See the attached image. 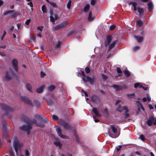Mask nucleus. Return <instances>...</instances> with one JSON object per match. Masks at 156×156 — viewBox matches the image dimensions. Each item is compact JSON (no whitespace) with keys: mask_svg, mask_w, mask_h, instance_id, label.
<instances>
[{"mask_svg":"<svg viewBox=\"0 0 156 156\" xmlns=\"http://www.w3.org/2000/svg\"><path fill=\"white\" fill-rule=\"evenodd\" d=\"M21 120L22 121L26 123L20 127L22 130L27 132L28 134L29 133V120L28 117L25 115H23L21 117Z\"/></svg>","mask_w":156,"mask_h":156,"instance_id":"f257e3e1","label":"nucleus"},{"mask_svg":"<svg viewBox=\"0 0 156 156\" xmlns=\"http://www.w3.org/2000/svg\"><path fill=\"white\" fill-rule=\"evenodd\" d=\"M23 146V144L20 143L18 140L16 139L14 140L13 146L16 152L17 156H24L21 153V148Z\"/></svg>","mask_w":156,"mask_h":156,"instance_id":"f03ea898","label":"nucleus"},{"mask_svg":"<svg viewBox=\"0 0 156 156\" xmlns=\"http://www.w3.org/2000/svg\"><path fill=\"white\" fill-rule=\"evenodd\" d=\"M110 128L112 130V132H108L109 136L112 138L117 137L120 135V132L118 131L117 128L113 125L111 126Z\"/></svg>","mask_w":156,"mask_h":156,"instance_id":"7ed1b4c3","label":"nucleus"},{"mask_svg":"<svg viewBox=\"0 0 156 156\" xmlns=\"http://www.w3.org/2000/svg\"><path fill=\"white\" fill-rule=\"evenodd\" d=\"M82 76V78L83 81L85 82H89L90 84H92L94 81V78H91L88 76H87L84 73V71L81 72Z\"/></svg>","mask_w":156,"mask_h":156,"instance_id":"20e7f679","label":"nucleus"},{"mask_svg":"<svg viewBox=\"0 0 156 156\" xmlns=\"http://www.w3.org/2000/svg\"><path fill=\"white\" fill-rule=\"evenodd\" d=\"M146 123L149 126H151L153 124L156 126V118L152 116L149 117L146 121Z\"/></svg>","mask_w":156,"mask_h":156,"instance_id":"39448f33","label":"nucleus"},{"mask_svg":"<svg viewBox=\"0 0 156 156\" xmlns=\"http://www.w3.org/2000/svg\"><path fill=\"white\" fill-rule=\"evenodd\" d=\"M50 13L51 15L50 16V20L53 23H54L55 20L58 18V16L57 14H54L53 11L51 10L50 11Z\"/></svg>","mask_w":156,"mask_h":156,"instance_id":"423d86ee","label":"nucleus"},{"mask_svg":"<svg viewBox=\"0 0 156 156\" xmlns=\"http://www.w3.org/2000/svg\"><path fill=\"white\" fill-rule=\"evenodd\" d=\"M15 75L14 73L11 71L10 70L9 72L6 73L5 76V80H10L12 76Z\"/></svg>","mask_w":156,"mask_h":156,"instance_id":"0eeeda50","label":"nucleus"},{"mask_svg":"<svg viewBox=\"0 0 156 156\" xmlns=\"http://www.w3.org/2000/svg\"><path fill=\"white\" fill-rule=\"evenodd\" d=\"M66 25V23L65 22H63L59 25L56 26L52 28L53 30L54 31H57L60 29L64 27Z\"/></svg>","mask_w":156,"mask_h":156,"instance_id":"6e6552de","label":"nucleus"},{"mask_svg":"<svg viewBox=\"0 0 156 156\" xmlns=\"http://www.w3.org/2000/svg\"><path fill=\"white\" fill-rule=\"evenodd\" d=\"M116 110L120 112H122L123 111H124L125 113H127L129 112L128 107L126 106L122 107L120 106L119 105L117 108Z\"/></svg>","mask_w":156,"mask_h":156,"instance_id":"1a4fd4ad","label":"nucleus"},{"mask_svg":"<svg viewBox=\"0 0 156 156\" xmlns=\"http://www.w3.org/2000/svg\"><path fill=\"white\" fill-rule=\"evenodd\" d=\"M56 131L58 135L61 138L64 139H68L69 137L67 136L63 135L62 134L61 130L60 128H57L56 129Z\"/></svg>","mask_w":156,"mask_h":156,"instance_id":"9d476101","label":"nucleus"},{"mask_svg":"<svg viewBox=\"0 0 156 156\" xmlns=\"http://www.w3.org/2000/svg\"><path fill=\"white\" fill-rule=\"evenodd\" d=\"M32 122L34 123H35L37 126L41 128H43L45 126L43 124H42V123L40 122L39 123H37V121L35 119H34L32 122V121H30V124L32 123ZM31 128V127L30 126V129Z\"/></svg>","mask_w":156,"mask_h":156,"instance_id":"9b49d317","label":"nucleus"},{"mask_svg":"<svg viewBox=\"0 0 156 156\" xmlns=\"http://www.w3.org/2000/svg\"><path fill=\"white\" fill-rule=\"evenodd\" d=\"M11 13L12 16L13 17H15L17 16L18 14L17 13L13 10H10L7 11L4 13L3 14L4 15H6L8 14Z\"/></svg>","mask_w":156,"mask_h":156,"instance_id":"f8f14e48","label":"nucleus"},{"mask_svg":"<svg viewBox=\"0 0 156 156\" xmlns=\"http://www.w3.org/2000/svg\"><path fill=\"white\" fill-rule=\"evenodd\" d=\"M1 107L2 109L8 110L10 112H13L15 111V108H11L9 107L8 106L3 105H2Z\"/></svg>","mask_w":156,"mask_h":156,"instance_id":"ddd939ff","label":"nucleus"},{"mask_svg":"<svg viewBox=\"0 0 156 156\" xmlns=\"http://www.w3.org/2000/svg\"><path fill=\"white\" fill-rule=\"evenodd\" d=\"M39 106V103L37 101L34 100L33 101H30V107L35 106L36 108H37Z\"/></svg>","mask_w":156,"mask_h":156,"instance_id":"4468645a","label":"nucleus"},{"mask_svg":"<svg viewBox=\"0 0 156 156\" xmlns=\"http://www.w3.org/2000/svg\"><path fill=\"white\" fill-rule=\"evenodd\" d=\"M12 63L14 67V68L15 70L16 71H17L18 70V68H17V65H18V62L17 60L16 59H13L12 61Z\"/></svg>","mask_w":156,"mask_h":156,"instance_id":"2eb2a0df","label":"nucleus"},{"mask_svg":"<svg viewBox=\"0 0 156 156\" xmlns=\"http://www.w3.org/2000/svg\"><path fill=\"white\" fill-rule=\"evenodd\" d=\"M112 40L111 37L109 36L107 37V40L105 42V46H106L110 43Z\"/></svg>","mask_w":156,"mask_h":156,"instance_id":"dca6fc26","label":"nucleus"},{"mask_svg":"<svg viewBox=\"0 0 156 156\" xmlns=\"http://www.w3.org/2000/svg\"><path fill=\"white\" fill-rule=\"evenodd\" d=\"M20 98L22 101L25 102V103H27L29 102L28 98L25 96H21L20 97Z\"/></svg>","mask_w":156,"mask_h":156,"instance_id":"f3484780","label":"nucleus"},{"mask_svg":"<svg viewBox=\"0 0 156 156\" xmlns=\"http://www.w3.org/2000/svg\"><path fill=\"white\" fill-rule=\"evenodd\" d=\"M134 37L139 42H141L143 40V37L142 36L135 35Z\"/></svg>","mask_w":156,"mask_h":156,"instance_id":"a211bd4d","label":"nucleus"},{"mask_svg":"<svg viewBox=\"0 0 156 156\" xmlns=\"http://www.w3.org/2000/svg\"><path fill=\"white\" fill-rule=\"evenodd\" d=\"M148 9L149 11H152L153 8V5L152 2H149L147 4Z\"/></svg>","mask_w":156,"mask_h":156,"instance_id":"6ab92c4d","label":"nucleus"},{"mask_svg":"<svg viewBox=\"0 0 156 156\" xmlns=\"http://www.w3.org/2000/svg\"><path fill=\"white\" fill-rule=\"evenodd\" d=\"M129 5H132L133 7V9L134 11H136L137 10V8H136V6L137 5V3L136 2H131L129 3Z\"/></svg>","mask_w":156,"mask_h":156,"instance_id":"aec40b11","label":"nucleus"},{"mask_svg":"<svg viewBox=\"0 0 156 156\" xmlns=\"http://www.w3.org/2000/svg\"><path fill=\"white\" fill-rule=\"evenodd\" d=\"M92 110L96 116H101L100 113L96 108H93Z\"/></svg>","mask_w":156,"mask_h":156,"instance_id":"412c9836","label":"nucleus"},{"mask_svg":"<svg viewBox=\"0 0 156 156\" xmlns=\"http://www.w3.org/2000/svg\"><path fill=\"white\" fill-rule=\"evenodd\" d=\"M136 102L137 103L139 110H140V109H141L143 111H144V108L143 107L142 105L140 103L139 101H136Z\"/></svg>","mask_w":156,"mask_h":156,"instance_id":"4be33fe9","label":"nucleus"},{"mask_svg":"<svg viewBox=\"0 0 156 156\" xmlns=\"http://www.w3.org/2000/svg\"><path fill=\"white\" fill-rule=\"evenodd\" d=\"M116 42V41H114L109 46V48L108 49V51H110L111 49L114 47V45Z\"/></svg>","mask_w":156,"mask_h":156,"instance_id":"5701e85b","label":"nucleus"},{"mask_svg":"<svg viewBox=\"0 0 156 156\" xmlns=\"http://www.w3.org/2000/svg\"><path fill=\"white\" fill-rule=\"evenodd\" d=\"M44 88V86H42L37 89L36 91L38 93H41L43 92Z\"/></svg>","mask_w":156,"mask_h":156,"instance_id":"b1692460","label":"nucleus"},{"mask_svg":"<svg viewBox=\"0 0 156 156\" xmlns=\"http://www.w3.org/2000/svg\"><path fill=\"white\" fill-rule=\"evenodd\" d=\"M54 144L56 146L58 147L59 148H61L62 146V144L60 143V142L58 140H56L54 142Z\"/></svg>","mask_w":156,"mask_h":156,"instance_id":"393cba45","label":"nucleus"},{"mask_svg":"<svg viewBox=\"0 0 156 156\" xmlns=\"http://www.w3.org/2000/svg\"><path fill=\"white\" fill-rule=\"evenodd\" d=\"M113 87L117 91H120L122 89V87L118 85H113Z\"/></svg>","mask_w":156,"mask_h":156,"instance_id":"a878e982","label":"nucleus"},{"mask_svg":"<svg viewBox=\"0 0 156 156\" xmlns=\"http://www.w3.org/2000/svg\"><path fill=\"white\" fill-rule=\"evenodd\" d=\"M90 7V5L89 4H87L84 7V8L83 9V11L85 12H87L88 11L89 8Z\"/></svg>","mask_w":156,"mask_h":156,"instance_id":"bb28decb","label":"nucleus"},{"mask_svg":"<svg viewBox=\"0 0 156 156\" xmlns=\"http://www.w3.org/2000/svg\"><path fill=\"white\" fill-rule=\"evenodd\" d=\"M94 19V18L92 17V13L91 12H90L89 14V16L88 20L89 21H92Z\"/></svg>","mask_w":156,"mask_h":156,"instance_id":"cd10ccee","label":"nucleus"},{"mask_svg":"<svg viewBox=\"0 0 156 156\" xmlns=\"http://www.w3.org/2000/svg\"><path fill=\"white\" fill-rule=\"evenodd\" d=\"M137 10L139 13L140 15H141L144 12V10L143 9L137 7Z\"/></svg>","mask_w":156,"mask_h":156,"instance_id":"c85d7f7f","label":"nucleus"},{"mask_svg":"<svg viewBox=\"0 0 156 156\" xmlns=\"http://www.w3.org/2000/svg\"><path fill=\"white\" fill-rule=\"evenodd\" d=\"M63 126L64 128L68 129L70 128V125L67 123H65L63 124Z\"/></svg>","mask_w":156,"mask_h":156,"instance_id":"c756f323","label":"nucleus"},{"mask_svg":"<svg viewBox=\"0 0 156 156\" xmlns=\"http://www.w3.org/2000/svg\"><path fill=\"white\" fill-rule=\"evenodd\" d=\"M140 49V47L138 46H135L133 48V50L134 51L136 52L139 50Z\"/></svg>","mask_w":156,"mask_h":156,"instance_id":"7c9ffc66","label":"nucleus"},{"mask_svg":"<svg viewBox=\"0 0 156 156\" xmlns=\"http://www.w3.org/2000/svg\"><path fill=\"white\" fill-rule=\"evenodd\" d=\"M41 9L43 13H46L47 12V9L45 5H42Z\"/></svg>","mask_w":156,"mask_h":156,"instance_id":"2f4dec72","label":"nucleus"},{"mask_svg":"<svg viewBox=\"0 0 156 156\" xmlns=\"http://www.w3.org/2000/svg\"><path fill=\"white\" fill-rule=\"evenodd\" d=\"M124 72L125 75L126 76H129L130 74L129 72L127 70H124Z\"/></svg>","mask_w":156,"mask_h":156,"instance_id":"473e14b6","label":"nucleus"},{"mask_svg":"<svg viewBox=\"0 0 156 156\" xmlns=\"http://www.w3.org/2000/svg\"><path fill=\"white\" fill-rule=\"evenodd\" d=\"M50 4L54 8H57V5L54 2H49Z\"/></svg>","mask_w":156,"mask_h":156,"instance_id":"72a5a7b5","label":"nucleus"},{"mask_svg":"<svg viewBox=\"0 0 156 156\" xmlns=\"http://www.w3.org/2000/svg\"><path fill=\"white\" fill-rule=\"evenodd\" d=\"M97 98L95 96H92L91 97V100L94 103H96Z\"/></svg>","mask_w":156,"mask_h":156,"instance_id":"f704fd0d","label":"nucleus"},{"mask_svg":"<svg viewBox=\"0 0 156 156\" xmlns=\"http://www.w3.org/2000/svg\"><path fill=\"white\" fill-rule=\"evenodd\" d=\"M55 88V87L53 85H51L48 88V90L52 91Z\"/></svg>","mask_w":156,"mask_h":156,"instance_id":"c9c22d12","label":"nucleus"},{"mask_svg":"<svg viewBox=\"0 0 156 156\" xmlns=\"http://www.w3.org/2000/svg\"><path fill=\"white\" fill-rule=\"evenodd\" d=\"M51 117L52 119L54 120H57L58 119V117L55 115H52Z\"/></svg>","mask_w":156,"mask_h":156,"instance_id":"e433bc0d","label":"nucleus"},{"mask_svg":"<svg viewBox=\"0 0 156 156\" xmlns=\"http://www.w3.org/2000/svg\"><path fill=\"white\" fill-rule=\"evenodd\" d=\"M71 3V0H69L67 3V8L69 9L70 8Z\"/></svg>","mask_w":156,"mask_h":156,"instance_id":"4c0bfd02","label":"nucleus"},{"mask_svg":"<svg viewBox=\"0 0 156 156\" xmlns=\"http://www.w3.org/2000/svg\"><path fill=\"white\" fill-rule=\"evenodd\" d=\"M44 27L43 26H38L37 27V30L41 32L42 31Z\"/></svg>","mask_w":156,"mask_h":156,"instance_id":"58836bf2","label":"nucleus"},{"mask_svg":"<svg viewBox=\"0 0 156 156\" xmlns=\"http://www.w3.org/2000/svg\"><path fill=\"white\" fill-rule=\"evenodd\" d=\"M142 24V22L140 20H138L137 22L136 25L137 26L139 27H140Z\"/></svg>","mask_w":156,"mask_h":156,"instance_id":"ea45409f","label":"nucleus"},{"mask_svg":"<svg viewBox=\"0 0 156 156\" xmlns=\"http://www.w3.org/2000/svg\"><path fill=\"white\" fill-rule=\"evenodd\" d=\"M117 71L119 75H120L122 74V72L121 71L119 67H117Z\"/></svg>","mask_w":156,"mask_h":156,"instance_id":"a19ab883","label":"nucleus"},{"mask_svg":"<svg viewBox=\"0 0 156 156\" xmlns=\"http://www.w3.org/2000/svg\"><path fill=\"white\" fill-rule=\"evenodd\" d=\"M139 138H140L143 141H144L145 139L144 136L143 135H140Z\"/></svg>","mask_w":156,"mask_h":156,"instance_id":"79ce46f5","label":"nucleus"},{"mask_svg":"<svg viewBox=\"0 0 156 156\" xmlns=\"http://www.w3.org/2000/svg\"><path fill=\"white\" fill-rule=\"evenodd\" d=\"M96 2V0H91L90 1V4L92 5H94Z\"/></svg>","mask_w":156,"mask_h":156,"instance_id":"37998d69","label":"nucleus"},{"mask_svg":"<svg viewBox=\"0 0 156 156\" xmlns=\"http://www.w3.org/2000/svg\"><path fill=\"white\" fill-rule=\"evenodd\" d=\"M85 70L86 73H88L90 72V69L88 67H86L85 68Z\"/></svg>","mask_w":156,"mask_h":156,"instance_id":"c03bdc74","label":"nucleus"},{"mask_svg":"<svg viewBox=\"0 0 156 156\" xmlns=\"http://www.w3.org/2000/svg\"><path fill=\"white\" fill-rule=\"evenodd\" d=\"M102 77L103 79L104 80H105L107 78V76H106V75L104 74H102Z\"/></svg>","mask_w":156,"mask_h":156,"instance_id":"a18cd8bd","label":"nucleus"},{"mask_svg":"<svg viewBox=\"0 0 156 156\" xmlns=\"http://www.w3.org/2000/svg\"><path fill=\"white\" fill-rule=\"evenodd\" d=\"M147 100L148 101L150 102L151 101V98L149 95V94H147Z\"/></svg>","mask_w":156,"mask_h":156,"instance_id":"49530a36","label":"nucleus"},{"mask_svg":"<svg viewBox=\"0 0 156 156\" xmlns=\"http://www.w3.org/2000/svg\"><path fill=\"white\" fill-rule=\"evenodd\" d=\"M25 154L26 156H28L29 155V152L28 150H26L25 151Z\"/></svg>","mask_w":156,"mask_h":156,"instance_id":"de8ad7c7","label":"nucleus"},{"mask_svg":"<svg viewBox=\"0 0 156 156\" xmlns=\"http://www.w3.org/2000/svg\"><path fill=\"white\" fill-rule=\"evenodd\" d=\"M115 25H112L110 27V30H112L114 29L115 28Z\"/></svg>","mask_w":156,"mask_h":156,"instance_id":"09e8293b","label":"nucleus"},{"mask_svg":"<svg viewBox=\"0 0 156 156\" xmlns=\"http://www.w3.org/2000/svg\"><path fill=\"white\" fill-rule=\"evenodd\" d=\"M25 24L26 26H28L29 24V20H27L25 22Z\"/></svg>","mask_w":156,"mask_h":156,"instance_id":"8fccbe9b","label":"nucleus"},{"mask_svg":"<svg viewBox=\"0 0 156 156\" xmlns=\"http://www.w3.org/2000/svg\"><path fill=\"white\" fill-rule=\"evenodd\" d=\"M47 102L50 105L52 103V101L50 99L47 100Z\"/></svg>","mask_w":156,"mask_h":156,"instance_id":"3c124183","label":"nucleus"},{"mask_svg":"<svg viewBox=\"0 0 156 156\" xmlns=\"http://www.w3.org/2000/svg\"><path fill=\"white\" fill-rule=\"evenodd\" d=\"M139 83H136L134 84V87L135 88H136L139 87Z\"/></svg>","mask_w":156,"mask_h":156,"instance_id":"603ef678","label":"nucleus"},{"mask_svg":"<svg viewBox=\"0 0 156 156\" xmlns=\"http://www.w3.org/2000/svg\"><path fill=\"white\" fill-rule=\"evenodd\" d=\"M45 73H44L41 72V77H43L45 75Z\"/></svg>","mask_w":156,"mask_h":156,"instance_id":"864d4df0","label":"nucleus"},{"mask_svg":"<svg viewBox=\"0 0 156 156\" xmlns=\"http://www.w3.org/2000/svg\"><path fill=\"white\" fill-rule=\"evenodd\" d=\"M82 92H83V93L85 94V96L86 97H87L88 96V94H87V93L84 90H82Z\"/></svg>","mask_w":156,"mask_h":156,"instance_id":"5fc2aeb1","label":"nucleus"},{"mask_svg":"<svg viewBox=\"0 0 156 156\" xmlns=\"http://www.w3.org/2000/svg\"><path fill=\"white\" fill-rule=\"evenodd\" d=\"M122 147V146L121 145H119V146L118 147H116V149H117V150L118 151H119L120 148Z\"/></svg>","mask_w":156,"mask_h":156,"instance_id":"6e6d98bb","label":"nucleus"},{"mask_svg":"<svg viewBox=\"0 0 156 156\" xmlns=\"http://www.w3.org/2000/svg\"><path fill=\"white\" fill-rule=\"evenodd\" d=\"M129 116V115L128 113H126L125 114V117L126 119H127Z\"/></svg>","mask_w":156,"mask_h":156,"instance_id":"4d7b16f0","label":"nucleus"},{"mask_svg":"<svg viewBox=\"0 0 156 156\" xmlns=\"http://www.w3.org/2000/svg\"><path fill=\"white\" fill-rule=\"evenodd\" d=\"M10 156H15L14 153L12 151L10 152Z\"/></svg>","mask_w":156,"mask_h":156,"instance_id":"13d9d810","label":"nucleus"},{"mask_svg":"<svg viewBox=\"0 0 156 156\" xmlns=\"http://www.w3.org/2000/svg\"><path fill=\"white\" fill-rule=\"evenodd\" d=\"M121 102V101L120 100H116L115 102V105H117L119 103Z\"/></svg>","mask_w":156,"mask_h":156,"instance_id":"bf43d9fd","label":"nucleus"},{"mask_svg":"<svg viewBox=\"0 0 156 156\" xmlns=\"http://www.w3.org/2000/svg\"><path fill=\"white\" fill-rule=\"evenodd\" d=\"M135 94L133 93L132 94H129L127 95V96L129 97H132Z\"/></svg>","mask_w":156,"mask_h":156,"instance_id":"052dcab7","label":"nucleus"},{"mask_svg":"<svg viewBox=\"0 0 156 156\" xmlns=\"http://www.w3.org/2000/svg\"><path fill=\"white\" fill-rule=\"evenodd\" d=\"M26 87L28 90H29V85L28 84H27L26 85Z\"/></svg>","mask_w":156,"mask_h":156,"instance_id":"680f3d73","label":"nucleus"},{"mask_svg":"<svg viewBox=\"0 0 156 156\" xmlns=\"http://www.w3.org/2000/svg\"><path fill=\"white\" fill-rule=\"evenodd\" d=\"M37 36L38 37H39L40 38H41L42 37V36L41 35V34L40 33H39V34H37Z\"/></svg>","mask_w":156,"mask_h":156,"instance_id":"e2e57ef3","label":"nucleus"},{"mask_svg":"<svg viewBox=\"0 0 156 156\" xmlns=\"http://www.w3.org/2000/svg\"><path fill=\"white\" fill-rule=\"evenodd\" d=\"M104 112L106 113V114H107L108 113V109L106 108H105V109H104Z\"/></svg>","mask_w":156,"mask_h":156,"instance_id":"0e129e2a","label":"nucleus"},{"mask_svg":"<svg viewBox=\"0 0 156 156\" xmlns=\"http://www.w3.org/2000/svg\"><path fill=\"white\" fill-rule=\"evenodd\" d=\"M143 86L140 83H139V88H143Z\"/></svg>","mask_w":156,"mask_h":156,"instance_id":"69168bd1","label":"nucleus"},{"mask_svg":"<svg viewBox=\"0 0 156 156\" xmlns=\"http://www.w3.org/2000/svg\"><path fill=\"white\" fill-rule=\"evenodd\" d=\"M0 55L2 56H4L5 55L4 53L1 52H0Z\"/></svg>","mask_w":156,"mask_h":156,"instance_id":"338daca9","label":"nucleus"},{"mask_svg":"<svg viewBox=\"0 0 156 156\" xmlns=\"http://www.w3.org/2000/svg\"><path fill=\"white\" fill-rule=\"evenodd\" d=\"M17 27L18 29H19L20 27L21 24L20 23H18L17 24Z\"/></svg>","mask_w":156,"mask_h":156,"instance_id":"774afa93","label":"nucleus"}]
</instances>
